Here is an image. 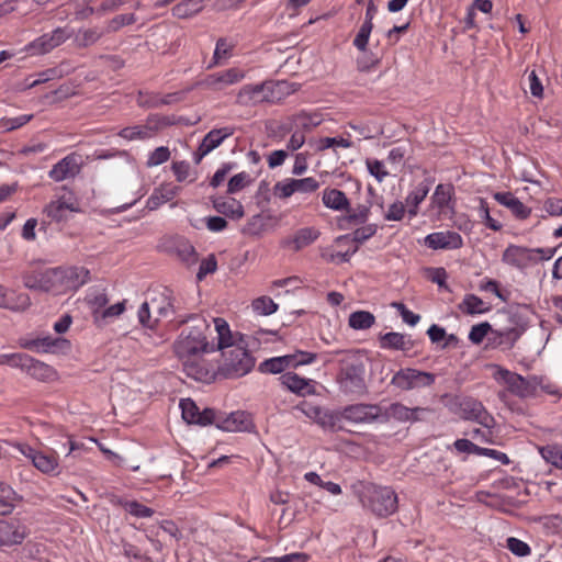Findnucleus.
Returning <instances> with one entry per match:
<instances>
[{
  "label": "nucleus",
  "instance_id": "1",
  "mask_svg": "<svg viewBox=\"0 0 562 562\" xmlns=\"http://www.w3.org/2000/svg\"><path fill=\"white\" fill-rule=\"evenodd\" d=\"M212 321L214 328L206 318L196 314L179 321V324L189 323L190 326L181 331L173 344V349L177 357L183 360L187 374L195 380H201L203 373L198 363L189 361L190 358L223 350L231 344L232 331L228 323L221 317Z\"/></svg>",
  "mask_w": 562,
  "mask_h": 562
},
{
  "label": "nucleus",
  "instance_id": "2",
  "mask_svg": "<svg viewBox=\"0 0 562 562\" xmlns=\"http://www.w3.org/2000/svg\"><path fill=\"white\" fill-rule=\"evenodd\" d=\"M293 86L288 81H265L257 85H246L239 90L237 102L241 105L262 102L277 103L295 91Z\"/></svg>",
  "mask_w": 562,
  "mask_h": 562
},
{
  "label": "nucleus",
  "instance_id": "3",
  "mask_svg": "<svg viewBox=\"0 0 562 562\" xmlns=\"http://www.w3.org/2000/svg\"><path fill=\"white\" fill-rule=\"evenodd\" d=\"M366 366L357 355H347L340 360L337 383L345 394L363 395L367 393Z\"/></svg>",
  "mask_w": 562,
  "mask_h": 562
},
{
  "label": "nucleus",
  "instance_id": "4",
  "mask_svg": "<svg viewBox=\"0 0 562 562\" xmlns=\"http://www.w3.org/2000/svg\"><path fill=\"white\" fill-rule=\"evenodd\" d=\"M223 362L220 366V373L227 379H236L246 375L255 367V358L243 346L234 342L222 350Z\"/></svg>",
  "mask_w": 562,
  "mask_h": 562
},
{
  "label": "nucleus",
  "instance_id": "5",
  "mask_svg": "<svg viewBox=\"0 0 562 562\" xmlns=\"http://www.w3.org/2000/svg\"><path fill=\"white\" fill-rule=\"evenodd\" d=\"M360 501L367 509L378 517H387L397 509V495L386 486L370 484L361 493Z\"/></svg>",
  "mask_w": 562,
  "mask_h": 562
},
{
  "label": "nucleus",
  "instance_id": "6",
  "mask_svg": "<svg viewBox=\"0 0 562 562\" xmlns=\"http://www.w3.org/2000/svg\"><path fill=\"white\" fill-rule=\"evenodd\" d=\"M509 326H502L496 329H492L487 322L472 326L469 333V339L473 344H481L488 331L499 337V344H506L513 346L525 331V326L520 324V318L515 314H506Z\"/></svg>",
  "mask_w": 562,
  "mask_h": 562
},
{
  "label": "nucleus",
  "instance_id": "7",
  "mask_svg": "<svg viewBox=\"0 0 562 562\" xmlns=\"http://www.w3.org/2000/svg\"><path fill=\"white\" fill-rule=\"evenodd\" d=\"M494 379L506 385L508 392L520 398L536 396L538 386L542 384V376L530 375L524 378L516 372L499 367L494 372Z\"/></svg>",
  "mask_w": 562,
  "mask_h": 562
},
{
  "label": "nucleus",
  "instance_id": "8",
  "mask_svg": "<svg viewBox=\"0 0 562 562\" xmlns=\"http://www.w3.org/2000/svg\"><path fill=\"white\" fill-rule=\"evenodd\" d=\"M316 359V353L307 351H296L295 353L274 357L262 361L259 364L261 373L277 374L289 368H296L303 364H310Z\"/></svg>",
  "mask_w": 562,
  "mask_h": 562
},
{
  "label": "nucleus",
  "instance_id": "9",
  "mask_svg": "<svg viewBox=\"0 0 562 562\" xmlns=\"http://www.w3.org/2000/svg\"><path fill=\"white\" fill-rule=\"evenodd\" d=\"M14 447L43 474L59 473V462L56 452L46 453L44 451H38L27 443H16Z\"/></svg>",
  "mask_w": 562,
  "mask_h": 562
},
{
  "label": "nucleus",
  "instance_id": "10",
  "mask_svg": "<svg viewBox=\"0 0 562 562\" xmlns=\"http://www.w3.org/2000/svg\"><path fill=\"white\" fill-rule=\"evenodd\" d=\"M459 417L474 422L487 429L494 428L496 424L494 417L485 409L483 404L472 397H465L459 402Z\"/></svg>",
  "mask_w": 562,
  "mask_h": 562
},
{
  "label": "nucleus",
  "instance_id": "11",
  "mask_svg": "<svg viewBox=\"0 0 562 562\" xmlns=\"http://www.w3.org/2000/svg\"><path fill=\"white\" fill-rule=\"evenodd\" d=\"M434 374L407 368L397 371L393 375L391 384L401 390H412L429 386L434 383Z\"/></svg>",
  "mask_w": 562,
  "mask_h": 562
},
{
  "label": "nucleus",
  "instance_id": "12",
  "mask_svg": "<svg viewBox=\"0 0 562 562\" xmlns=\"http://www.w3.org/2000/svg\"><path fill=\"white\" fill-rule=\"evenodd\" d=\"M344 419L355 424H371L382 417V407L378 404H352L344 407Z\"/></svg>",
  "mask_w": 562,
  "mask_h": 562
},
{
  "label": "nucleus",
  "instance_id": "13",
  "mask_svg": "<svg viewBox=\"0 0 562 562\" xmlns=\"http://www.w3.org/2000/svg\"><path fill=\"white\" fill-rule=\"evenodd\" d=\"M23 284L31 290L59 293L56 268L23 274Z\"/></svg>",
  "mask_w": 562,
  "mask_h": 562
},
{
  "label": "nucleus",
  "instance_id": "14",
  "mask_svg": "<svg viewBox=\"0 0 562 562\" xmlns=\"http://www.w3.org/2000/svg\"><path fill=\"white\" fill-rule=\"evenodd\" d=\"M56 272L59 292L77 290L90 280V271L85 267H58Z\"/></svg>",
  "mask_w": 562,
  "mask_h": 562
},
{
  "label": "nucleus",
  "instance_id": "15",
  "mask_svg": "<svg viewBox=\"0 0 562 562\" xmlns=\"http://www.w3.org/2000/svg\"><path fill=\"white\" fill-rule=\"evenodd\" d=\"M235 133V127L224 126L211 130L202 139L196 151L193 154L195 164H200L203 157L217 148L226 138Z\"/></svg>",
  "mask_w": 562,
  "mask_h": 562
},
{
  "label": "nucleus",
  "instance_id": "16",
  "mask_svg": "<svg viewBox=\"0 0 562 562\" xmlns=\"http://www.w3.org/2000/svg\"><path fill=\"white\" fill-rule=\"evenodd\" d=\"M81 156L71 153L52 167L48 177L56 182L75 178L81 170Z\"/></svg>",
  "mask_w": 562,
  "mask_h": 562
},
{
  "label": "nucleus",
  "instance_id": "17",
  "mask_svg": "<svg viewBox=\"0 0 562 562\" xmlns=\"http://www.w3.org/2000/svg\"><path fill=\"white\" fill-rule=\"evenodd\" d=\"M64 29L57 27L52 33L43 34L26 46V50L32 55H43L49 53L67 40Z\"/></svg>",
  "mask_w": 562,
  "mask_h": 562
},
{
  "label": "nucleus",
  "instance_id": "18",
  "mask_svg": "<svg viewBox=\"0 0 562 562\" xmlns=\"http://www.w3.org/2000/svg\"><path fill=\"white\" fill-rule=\"evenodd\" d=\"M244 77L245 74L240 69L229 68L224 71L207 75L200 85L204 88L218 91L227 86L241 81Z\"/></svg>",
  "mask_w": 562,
  "mask_h": 562
},
{
  "label": "nucleus",
  "instance_id": "19",
  "mask_svg": "<svg viewBox=\"0 0 562 562\" xmlns=\"http://www.w3.org/2000/svg\"><path fill=\"white\" fill-rule=\"evenodd\" d=\"M323 122L322 115L318 113H307L302 111L289 117V121L280 126L283 133L299 130L302 133L311 132Z\"/></svg>",
  "mask_w": 562,
  "mask_h": 562
},
{
  "label": "nucleus",
  "instance_id": "20",
  "mask_svg": "<svg viewBox=\"0 0 562 562\" xmlns=\"http://www.w3.org/2000/svg\"><path fill=\"white\" fill-rule=\"evenodd\" d=\"M252 427L250 415L244 411H236L228 415L221 413L217 428L224 431H249Z\"/></svg>",
  "mask_w": 562,
  "mask_h": 562
},
{
  "label": "nucleus",
  "instance_id": "21",
  "mask_svg": "<svg viewBox=\"0 0 562 562\" xmlns=\"http://www.w3.org/2000/svg\"><path fill=\"white\" fill-rule=\"evenodd\" d=\"M155 314L158 317V322L161 318H171L176 314L175 300L171 295V291L165 289L164 292L158 293L147 301Z\"/></svg>",
  "mask_w": 562,
  "mask_h": 562
},
{
  "label": "nucleus",
  "instance_id": "22",
  "mask_svg": "<svg viewBox=\"0 0 562 562\" xmlns=\"http://www.w3.org/2000/svg\"><path fill=\"white\" fill-rule=\"evenodd\" d=\"M31 299L26 293H15L0 284V307L22 312L30 307Z\"/></svg>",
  "mask_w": 562,
  "mask_h": 562
},
{
  "label": "nucleus",
  "instance_id": "23",
  "mask_svg": "<svg viewBox=\"0 0 562 562\" xmlns=\"http://www.w3.org/2000/svg\"><path fill=\"white\" fill-rule=\"evenodd\" d=\"M502 259L505 263L519 269L533 263L532 251H530V248L516 245L508 246L504 250Z\"/></svg>",
  "mask_w": 562,
  "mask_h": 562
},
{
  "label": "nucleus",
  "instance_id": "24",
  "mask_svg": "<svg viewBox=\"0 0 562 562\" xmlns=\"http://www.w3.org/2000/svg\"><path fill=\"white\" fill-rule=\"evenodd\" d=\"M282 385H284L291 392L305 396L315 393V387L312 381L300 376L294 372H285L280 376Z\"/></svg>",
  "mask_w": 562,
  "mask_h": 562
},
{
  "label": "nucleus",
  "instance_id": "25",
  "mask_svg": "<svg viewBox=\"0 0 562 562\" xmlns=\"http://www.w3.org/2000/svg\"><path fill=\"white\" fill-rule=\"evenodd\" d=\"M319 236V232L314 227H304L295 232L292 237L281 241L282 247H291L294 251H299L304 247L313 244Z\"/></svg>",
  "mask_w": 562,
  "mask_h": 562
},
{
  "label": "nucleus",
  "instance_id": "26",
  "mask_svg": "<svg viewBox=\"0 0 562 562\" xmlns=\"http://www.w3.org/2000/svg\"><path fill=\"white\" fill-rule=\"evenodd\" d=\"M493 196L501 205L510 210L513 215L518 220H526L529 217L531 210L512 192H496Z\"/></svg>",
  "mask_w": 562,
  "mask_h": 562
},
{
  "label": "nucleus",
  "instance_id": "27",
  "mask_svg": "<svg viewBox=\"0 0 562 562\" xmlns=\"http://www.w3.org/2000/svg\"><path fill=\"white\" fill-rule=\"evenodd\" d=\"M379 345L382 349L400 351H409L414 347V344L408 336L396 331L380 335Z\"/></svg>",
  "mask_w": 562,
  "mask_h": 562
},
{
  "label": "nucleus",
  "instance_id": "28",
  "mask_svg": "<svg viewBox=\"0 0 562 562\" xmlns=\"http://www.w3.org/2000/svg\"><path fill=\"white\" fill-rule=\"evenodd\" d=\"M24 538V528H20L14 522L0 519V546L19 544Z\"/></svg>",
  "mask_w": 562,
  "mask_h": 562
},
{
  "label": "nucleus",
  "instance_id": "29",
  "mask_svg": "<svg viewBox=\"0 0 562 562\" xmlns=\"http://www.w3.org/2000/svg\"><path fill=\"white\" fill-rule=\"evenodd\" d=\"M171 250L187 266H192L198 261V254L195 248L188 239L183 237H176L172 239Z\"/></svg>",
  "mask_w": 562,
  "mask_h": 562
},
{
  "label": "nucleus",
  "instance_id": "30",
  "mask_svg": "<svg viewBox=\"0 0 562 562\" xmlns=\"http://www.w3.org/2000/svg\"><path fill=\"white\" fill-rule=\"evenodd\" d=\"M213 207L216 210V212H218L232 220H239L245 214L243 204L234 198L214 199Z\"/></svg>",
  "mask_w": 562,
  "mask_h": 562
},
{
  "label": "nucleus",
  "instance_id": "31",
  "mask_svg": "<svg viewBox=\"0 0 562 562\" xmlns=\"http://www.w3.org/2000/svg\"><path fill=\"white\" fill-rule=\"evenodd\" d=\"M77 211L78 209L75 207V204L67 202L65 199L52 201L44 209V213L47 215V217L55 222L66 221L68 213Z\"/></svg>",
  "mask_w": 562,
  "mask_h": 562
},
{
  "label": "nucleus",
  "instance_id": "32",
  "mask_svg": "<svg viewBox=\"0 0 562 562\" xmlns=\"http://www.w3.org/2000/svg\"><path fill=\"white\" fill-rule=\"evenodd\" d=\"M27 375L38 381H50L56 376V371L53 367L36 360L30 356L24 371Z\"/></svg>",
  "mask_w": 562,
  "mask_h": 562
},
{
  "label": "nucleus",
  "instance_id": "33",
  "mask_svg": "<svg viewBox=\"0 0 562 562\" xmlns=\"http://www.w3.org/2000/svg\"><path fill=\"white\" fill-rule=\"evenodd\" d=\"M322 201L326 207L334 211H349V200L338 189L326 188L323 191Z\"/></svg>",
  "mask_w": 562,
  "mask_h": 562
},
{
  "label": "nucleus",
  "instance_id": "34",
  "mask_svg": "<svg viewBox=\"0 0 562 562\" xmlns=\"http://www.w3.org/2000/svg\"><path fill=\"white\" fill-rule=\"evenodd\" d=\"M203 8L204 0H182L171 9V13L177 19H190L199 14Z\"/></svg>",
  "mask_w": 562,
  "mask_h": 562
},
{
  "label": "nucleus",
  "instance_id": "35",
  "mask_svg": "<svg viewBox=\"0 0 562 562\" xmlns=\"http://www.w3.org/2000/svg\"><path fill=\"white\" fill-rule=\"evenodd\" d=\"M419 408H408L400 403L391 404L385 411L382 408L381 422H386L390 417L398 420L417 419Z\"/></svg>",
  "mask_w": 562,
  "mask_h": 562
},
{
  "label": "nucleus",
  "instance_id": "36",
  "mask_svg": "<svg viewBox=\"0 0 562 562\" xmlns=\"http://www.w3.org/2000/svg\"><path fill=\"white\" fill-rule=\"evenodd\" d=\"M342 419V411L322 409L316 424L325 430L335 432L344 429V426L341 425Z\"/></svg>",
  "mask_w": 562,
  "mask_h": 562
},
{
  "label": "nucleus",
  "instance_id": "37",
  "mask_svg": "<svg viewBox=\"0 0 562 562\" xmlns=\"http://www.w3.org/2000/svg\"><path fill=\"white\" fill-rule=\"evenodd\" d=\"M27 347L43 352H56L57 350L68 348L69 341L64 338L43 337L33 340Z\"/></svg>",
  "mask_w": 562,
  "mask_h": 562
},
{
  "label": "nucleus",
  "instance_id": "38",
  "mask_svg": "<svg viewBox=\"0 0 562 562\" xmlns=\"http://www.w3.org/2000/svg\"><path fill=\"white\" fill-rule=\"evenodd\" d=\"M429 192V184L427 182L419 183L406 198V204L409 207L408 213L411 216L417 214L418 205L425 200Z\"/></svg>",
  "mask_w": 562,
  "mask_h": 562
},
{
  "label": "nucleus",
  "instance_id": "39",
  "mask_svg": "<svg viewBox=\"0 0 562 562\" xmlns=\"http://www.w3.org/2000/svg\"><path fill=\"white\" fill-rule=\"evenodd\" d=\"M349 326L356 330L368 329L375 323V317L368 311H356L349 315Z\"/></svg>",
  "mask_w": 562,
  "mask_h": 562
},
{
  "label": "nucleus",
  "instance_id": "40",
  "mask_svg": "<svg viewBox=\"0 0 562 562\" xmlns=\"http://www.w3.org/2000/svg\"><path fill=\"white\" fill-rule=\"evenodd\" d=\"M16 496L10 485L0 482V515H8L13 510Z\"/></svg>",
  "mask_w": 562,
  "mask_h": 562
},
{
  "label": "nucleus",
  "instance_id": "41",
  "mask_svg": "<svg viewBox=\"0 0 562 562\" xmlns=\"http://www.w3.org/2000/svg\"><path fill=\"white\" fill-rule=\"evenodd\" d=\"M119 136L127 140L146 139L153 136V128L147 122L145 125L124 127L119 132Z\"/></svg>",
  "mask_w": 562,
  "mask_h": 562
},
{
  "label": "nucleus",
  "instance_id": "42",
  "mask_svg": "<svg viewBox=\"0 0 562 562\" xmlns=\"http://www.w3.org/2000/svg\"><path fill=\"white\" fill-rule=\"evenodd\" d=\"M452 232H437L426 236L425 244L431 249H445L451 246V241L454 238Z\"/></svg>",
  "mask_w": 562,
  "mask_h": 562
},
{
  "label": "nucleus",
  "instance_id": "43",
  "mask_svg": "<svg viewBox=\"0 0 562 562\" xmlns=\"http://www.w3.org/2000/svg\"><path fill=\"white\" fill-rule=\"evenodd\" d=\"M175 191L167 188L155 189L153 194L147 200V209L150 211L157 210L164 203L172 200Z\"/></svg>",
  "mask_w": 562,
  "mask_h": 562
},
{
  "label": "nucleus",
  "instance_id": "44",
  "mask_svg": "<svg viewBox=\"0 0 562 562\" xmlns=\"http://www.w3.org/2000/svg\"><path fill=\"white\" fill-rule=\"evenodd\" d=\"M235 45L226 37H221L216 42V46L214 49L213 58H212V65H220L222 59H226L232 56V52L234 49Z\"/></svg>",
  "mask_w": 562,
  "mask_h": 562
},
{
  "label": "nucleus",
  "instance_id": "45",
  "mask_svg": "<svg viewBox=\"0 0 562 562\" xmlns=\"http://www.w3.org/2000/svg\"><path fill=\"white\" fill-rule=\"evenodd\" d=\"M121 506L131 515L137 518H149L154 515V509L140 504L137 501H121Z\"/></svg>",
  "mask_w": 562,
  "mask_h": 562
},
{
  "label": "nucleus",
  "instance_id": "46",
  "mask_svg": "<svg viewBox=\"0 0 562 562\" xmlns=\"http://www.w3.org/2000/svg\"><path fill=\"white\" fill-rule=\"evenodd\" d=\"M462 306L468 314H482L490 310L487 303L473 294L463 299Z\"/></svg>",
  "mask_w": 562,
  "mask_h": 562
},
{
  "label": "nucleus",
  "instance_id": "47",
  "mask_svg": "<svg viewBox=\"0 0 562 562\" xmlns=\"http://www.w3.org/2000/svg\"><path fill=\"white\" fill-rule=\"evenodd\" d=\"M453 191L454 188L452 184H438L431 198L434 204L439 209L447 206L452 198Z\"/></svg>",
  "mask_w": 562,
  "mask_h": 562
},
{
  "label": "nucleus",
  "instance_id": "48",
  "mask_svg": "<svg viewBox=\"0 0 562 562\" xmlns=\"http://www.w3.org/2000/svg\"><path fill=\"white\" fill-rule=\"evenodd\" d=\"M138 322L147 328L154 329L158 323V317L155 316L149 303L144 302L137 312Z\"/></svg>",
  "mask_w": 562,
  "mask_h": 562
},
{
  "label": "nucleus",
  "instance_id": "49",
  "mask_svg": "<svg viewBox=\"0 0 562 562\" xmlns=\"http://www.w3.org/2000/svg\"><path fill=\"white\" fill-rule=\"evenodd\" d=\"M347 212L346 221L352 224H364L370 215V205L359 204L357 207L351 209Z\"/></svg>",
  "mask_w": 562,
  "mask_h": 562
},
{
  "label": "nucleus",
  "instance_id": "50",
  "mask_svg": "<svg viewBox=\"0 0 562 562\" xmlns=\"http://www.w3.org/2000/svg\"><path fill=\"white\" fill-rule=\"evenodd\" d=\"M251 306L259 315H271L278 310V304L269 296H260L254 300Z\"/></svg>",
  "mask_w": 562,
  "mask_h": 562
},
{
  "label": "nucleus",
  "instance_id": "51",
  "mask_svg": "<svg viewBox=\"0 0 562 562\" xmlns=\"http://www.w3.org/2000/svg\"><path fill=\"white\" fill-rule=\"evenodd\" d=\"M252 182L249 173L243 171L233 176L227 184V193L234 194L246 188Z\"/></svg>",
  "mask_w": 562,
  "mask_h": 562
},
{
  "label": "nucleus",
  "instance_id": "52",
  "mask_svg": "<svg viewBox=\"0 0 562 562\" xmlns=\"http://www.w3.org/2000/svg\"><path fill=\"white\" fill-rule=\"evenodd\" d=\"M180 408L182 412V418L188 424H195L199 416V407L191 398H182L180 401Z\"/></svg>",
  "mask_w": 562,
  "mask_h": 562
},
{
  "label": "nucleus",
  "instance_id": "53",
  "mask_svg": "<svg viewBox=\"0 0 562 562\" xmlns=\"http://www.w3.org/2000/svg\"><path fill=\"white\" fill-rule=\"evenodd\" d=\"M103 34H104V32L100 31L97 27L87 29V30L79 32V34L77 36V41H78L79 46L88 47V46H91L94 43H97L102 37Z\"/></svg>",
  "mask_w": 562,
  "mask_h": 562
},
{
  "label": "nucleus",
  "instance_id": "54",
  "mask_svg": "<svg viewBox=\"0 0 562 562\" xmlns=\"http://www.w3.org/2000/svg\"><path fill=\"white\" fill-rule=\"evenodd\" d=\"M427 334L431 342L437 344L446 339V341L442 345V348H447L452 341L457 340V337L453 334L447 337L446 330L442 327L435 324L428 328Z\"/></svg>",
  "mask_w": 562,
  "mask_h": 562
},
{
  "label": "nucleus",
  "instance_id": "55",
  "mask_svg": "<svg viewBox=\"0 0 562 562\" xmlns=\"http://www.w3.org/2000/svg\"><path fill=\"white\" fill-rule=\"evenodd\" d=\"M137 21V18L134 13L128 14H119L109 21L106 26V32H117L121 27L125 25H131Z\"/></svg>",
  "mask_w": 562,
  "mask_h": 562
},
{
  "label": "nucleus",
  "instance_id": "56",
  "mask_svg": "<svg viewBox=\"0 0 562 562\" xmlns=\"http://www.w3.org/2000/svg\"><path fill=\"white\" fill-rule=\"evenodd\" d=\"M294 191L299 193H312L318 190L321 183L313 177L293 179Z\"/></svg>",
  "mask_w": 562,
  "mask_h": 562
},
{
  "label": "nucleus",
  "instance_id": "57",
  "mask_svg": "<svg viewBox=\"0 0 562 562\" xmlns=\"http://www.w3.org/2000/svg\"><path fill=\"white\" fill-rule=\"evenodd\" d=\"M373 24H369V21H364L353 40V45L361 52L367 50L370 34L372 32Z\"/></svg>",
  "mask_w": 562,
  "mask_h": 562
},
{
  "label": "nucleus",
  "instance_id": "58",
  "mask_svg": "<svg viewBox=\"0 0 562 562\" xmlns=\"http://www.w3.org/2000/svg\"><path fill=\"white\" fill-rule=\"evenodd\" d=\"M506 548L513 554H515L516 557H520V558L527 557L531 552V549L528 546V543H526L525 541H522V540H520L518 538H515V537L507 538V540H506Z\"/></svg>",
  "mask_w": 562,
  "mask_h": 562
},
{
  "label": "nucleus",
  "instance_id": "59",
  "mask_svg": "<svg viewBox=\"0 0 562 562\" xmlns=\"http://www.w3.org/2000/svg\"><path fill=\"white\" fill-rule=\"evenodd\" d=\"M479 203H480V217L484 222V225L492 231H495V232L501 231L503 225L490 215V209H488L487 203L483 199H480Z\"/></svg>",
  "mask_w": 562,
  "mask_h": 562
},
{
  "label": "nucleus",
  "instance_id": "60",
  "mask_svg": "<svg viewBox=\"0 0 562 562\" xmlns=\"http://www.w3.org/2000/svg\"><path fill=\"white\" fill-rule=\"evenodd\" d=\"M542 458L554 467H559L562 456L561 446H546L540 449Z\"/></svg>",
  "mask_w": 562,
  "mask_h": 562
},
{
  "label": "nucleus",
  "instance_id": "61",
  "mask_svg": "<svg viewBox=\"0 0 562 562\" xmlns=\"http://www.w3.org/2000/svg\"><path fill=\"white\" fill-rule=\"evenodd\" d=\"M378 226L375 224H368L355 229L351 234L352 240L357 244H362L371 238L376 233Z\"/></svg>",
  "mask_w": 562,
  "mask_h": 562
},
{
  "label": "nucleus",
  "instance_id": "62",
  "mask_svg": "<svg viewBox=\"0 0 562 562\" xmlns=\"http://www.w3.org/2000/svg\"><path fill=\"white\" fill-rule=\"evenodd\" d=\"M221 413H217L213 408H204L202 412H199V416L194 425L199 426H207L215 425L217 427V420L220 419Z\"/></svg>",
  "mask_w": 562,
  "mask_h": 562
},
{
  "label": "nucleus",
  "instance_id": "63",
  "mask_svg": "<svg viewBox=\"0 0 562 562\" xmlns=\"http://www.w3.org/2000/svg\"><path fill=\"white\" fill-rule=\"evenodd\" d=\"M170 158V150L166 146L157 147L148 157L147 166L154 167L166 162Z\"/></svg>",
  "mask_w": 562,
  "mask_h": 562
},
{
  "label": "nucleus",
  "instance_id": "64",
  "mask_svg": "<svg viewBox=\"0 0 562 562\" xmlns=\"http://www.w3.org/2000/svg\"><path fill=\"white\" fill-rule=\"evenodd\" d=\"M293 193H295V191L294 186L292 183V178L279 181L273 187V194L280 199H288Z\"/></svg>",
  "mask_w": 562,
  "mask_h": 562
}]
</instances>
